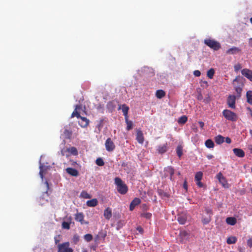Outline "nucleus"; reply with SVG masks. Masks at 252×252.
I'll list each match as a JSON object with an SVG mask.
<instances>
[{
  "label": "nucleus",
  "mask_w": 252,
  "mask_h": 252,
  "mask_svg": "<svg viewBox=\"0 0 252 252\" xmlns=\"http://www.w3.org/2000/svg\"><path fill=\"white\" fill-rule=\"evenodd\" d=\"M119 109H122L123 114L125 118H128V111L129 107L126 104L121 105L119 107Z\"/></svg>",
  "instance_id": "obj_19"
},
{
  "label": "nucleus",
  "mask_w": 252,
  "mask_h": 252,
  "mask_svg": "<svg viewBox=\"0 0 252 252\" xmlns=\"http://www.w3.org/2000/svg\"><path fill=\"white\" fill-rule=\"evenodd\" d=\"M136 229L141 234H142L144 232L143 229L141 226L137 227Z\"/></svg>",
  "instance_id": "obj_49"
},
{
  "label": "nucleus",
  "mask_w": 252,
  "mask_h": 252,
  "mask_svg": "<svg viewBox=\"0 0 252 252\" xmlns=\"http://www.w3.org/2000/svg\"><path fill=\"white\" fill-rule=\"evenodd\" d=\"M81 109L82 106L81 105H76L75 108L71 115V118L76 117L78 119H79L81 116H80V113L78 112V110H80Z\"/></svg>",
  "instance_id": "obj_16"
},
{
  "label": "nucleus",
  "mask_w": 252,
  "mask_h": 252,
  "mask_svg": "<svg viewBox=\"0 0 252 252\" xmlns=\"http://www.w3.org/2000/svg\"><path fill=\"white\" fill-rule=\"evenodd\" d=\"M125 121L127 125L126 129L127 130H130L132 128L133 124L130 121H128V118H125Z\"/></svg>",
  "instance_id": "obj_35"
},
{
  "label": "nucleus",
  "mask_w": 252,
  "mask_h": 252,
  "mask_svg": "<svg viewBox=\"0 0 252 252\" xmlns=\"http://www.w3.org/2000/svg\"><path fill=\"white\" fill-rule=\"evenodd\" d=\"M198 124H199L200 127L202 129H203V127H204V123L203 122H202V121H199L198 122Z\"/></svg>",
  "instance_id": "obj_53"
},
{
  "label": "nucleus",
  "mask_w": 252,
  "mask_h": 252,
  "mask_svg": "<svg viewBox=\"0 0 252 252\" xmlns=\"http://www.w3.org/2000/svg\"><path fill=\"white\" fill-rule=\"evenodd\" d=\"M241 51V49L236 47H233L226 51V53L228 54H236Z\"/></svg>",
  "instance_id": "obj_22"
},
{
  "label": "nucleus",
  "mask_w": 252,
  "mask_h": 252,
  "mask_svg": "<svg viewBox=\"0 0 252 252\" xmlns=\"http://www.w3.org/2000/svg\"><path fill=\"white\" fill-rule=\"evenodd\" d=\"M183 188L187 190L188 189V185H187V182L186 180H185L183 184Z\"/></svg>",
  "instance_id": "obj_52"
},
{
  "label": "nucleus",
  "mask_w": 252,
  "mask_h": 252,
  "mask_svg": "<svg viewBox=\"0 0 252 252\" xmlns=\"http://www.w3.org/2000/svg\"><path fill=\"white\" fill-rule=\"evenodd\" d=\"M193 74L196 77H199L201 75L200 71L198 70H196L193 71Z\"/></svg>",
  "instance_id": "obj_46"
},
{
  "label": "nucleus",
  "mask_w": 252,
  "mask_h": 252,
  "mask_svg": "<svg viewBox=\"0 0 252 252\" xmlns=\"http://www.w3.org/2000/svg\"><path fill=\"white\" fill-rule=\"evenodd\" d=\"M65 170L67 174H68L69 175H70L72 176L77 177L79 175L78 171L75 169H74V168H72L71 167H68V168H67L65 169Z\"/></svg>",
  "instance_id": "obj_17"
},
{
  "label": "nucleus",
  "mask_w": 252,
  "mask_h": 252,
  "mask_svg": "<svg viewBox=\"0 0 252 252\" xmlns=\"http://www.w3.org/2000/svg\"><path fill=\"white\" fill-rule=\"evenodd\" d=\"M204 43L209 47L215 51L219 50L221 47L220 44L219 42L210 38L205 39Z\"/></svg>",
  "instance_id": "obj_3"
},
{
  "label": "nucleus",
  "mask_w": 252,
  "mask_h": 252,
  "mask_svg": "<svg viewBox=\"0 0 252 252\" xmlns=\"http://www.w3.org/2000/svg\"><path fill=\"white\" fill-rule=\"evenodd\" d=\"M95 163L98 166H102L104 165V162L102 158H97L96 159Z\"/></svg>",
  "instance_id": "obj_40"
},
{
  "label": "nucleus",
  "mask_w": 252,
  "mask_h": 252,
  "mask_svg": "<svg viewBox=\"0 0 252 252\" xmlns=\"http://www.w3.org/2000/svg\"><path fill=\"white\" fill-rule=\"evenodd\" d=\"M225 142L228 144H230L231 142V140L229 137H227L225 138Z\"/></svg>",
  "instance_id": "obj_54"
},
{
  "label": "nucleus",
  "mask_w": 252,
  "mask_h": 252,
  "mask_svg": "<svg viewBox=\"0 0 252 252\" xmlns=\"http://www.w3.org/2000/svg\"><path fill=\"white\" fill-rule=\"evenodd\" d=\"M197 98L198 100H201L203 99V96L201 94V93H199L198 95H197Z\"/></svg>",
  "instance_id": "obj_51"
},
{
  "label": "nucleus",
  "mask_w": 252,
  "mask_h": 252,
  "mask_svg": "<svg viewBox=\"0 0 252 252\" xmlns=\"http://www.w3.org/2000/svg\"><path fill=\"white\" fill-rule=\"evenodd\" d=\"M208 157L209 158H211L212 157V156H208Z\"/></svg>",
  "instance_id": "obj_64"
},
{
  "label": "nucleus",
  "mask_w": 252,
  "mask_h": 252,
  "mask_svg": "<svg viewBox=\"0 0 252 252\" xmlns=\"http://www.w3.org/2000/svg\"><path fill=\"white\" fill-rule=\"evenodd\" d=\"M103 119H101V120H100L99 124V125H98V126L99 127H102V123H103Z\"/></svg>",
  "instance_id": "obj_55"
},
{
  "label": "nucleus",
  "mask_w": 252,
  "mask_h": 252,
  "mask_svg": "<svg viewBox=\"0 0 252 252\" xmlns=\"http://www.w3.org/2000/svg\"><path fill=\"white\" fill-rule=\"evenodd\" d=\"M242 79L243 78L242 77L238 76L233 80V86H234L235 90L238 96L241 95L242 87L244 85L242 83Z\"/></svg>",
  "instance_id": "obj_2"
},
{
  "label": "nucleus",
  "mask_w": 252,
  "mask_h": 252,
  "mask_svg": "<svg viewBox=\"0 0 252 252\" xmlns=\"http://www.w3.org/2000/svg\"><path fill=\"white\" fill-rule=\"evenodd\" d=\"M196 185L199 188H202V187H203V184L200 181H196Z\"/></svg>",
  "instance_id": "obj_50"
},
{
  "label": "nucleus",
  "mask_w": 252,
  "mask_h": 252,
  "mask_svg": "<svg viewBox=\"0 0 252 252\" xmlns=\"http://www.w3.org/2000/svg\"><path fill=\"white\" fill-rule=\"evenodd\" d=\"M57 248L58 252H73V250L70 247L68 242L58 244Z\"/></svg>",
  "instance_id": "obj_5"
},
{
  "label": "nucleus",
  "mask_w": 252,
  "mask_h": 252,
  "mask_svg": "<svg viewBox=\"0 0 252 252\" xmlns=\"http://www.w3.org/2000/svg\"><path fill=\"white\" fill-rule=\"evenodd\" d=\"M72 132L71 130L65 129L63 132V134L65 138L66 139H70L72 136Z\"/></svg>",
  "instance_id": "obj_33"
},
{
  "label": "nucleus",
  "mask_w": 252,
  "mask_h": 252,
  "mask_svg": "<svg viewBox=\"0 0 252 252\" xmlns=\"http://www.w3.org/2000/svg\"><path fill=\"white\" fill-rule=\"evenodd\" d=\"M250 133H251V134L252 135V130H250Z\"/></svg>",
  "instance_id": "obj_60"
},
{
  "label": "nucleus",
  "mask_w": 252,
  "mask_h": 252,
  "mask_svg": "<svg viewBox=\"0 0 252 252\" xmlns=\"http://www.w3.org/2000/svg\"><path fill=\"white\" fill-rule=\"evenodd\" d=\"M104 218L109 220L112 217V210L110 207H107L104 211Z\"/></svg>",
  "instance_id": "obj_23"
},
{
  "label": "nucleus",
  "mask_w": 252,
  "mask_h": 252,
  "mask_svg": "<svg viewBox=\"0 0 252 252\" xmlns=\"http://www.w3.org/2000/svg\"><path fill=\"white\" fill-rule=\"evenodd\" d=\"M84 216L82 213H77L75 215V220L80 222L82 224H88V222L84 220Z\"/></svg>",
  "instance_id": "obj_12"
},
{
  "label": "nucleus",
  "mask_w": 252,
  "mask_h": 252,
  "mask_svg": "<svg viewBox=\"0 0 252 252\" xmlns=\"http://www.w3.org/2000/svg\"><path fill=\"white\" fill-rule=\"evenodd\" d=\"M203 177V173L199 171L197 172L195 176V181H201Z\"/></svg>",
  "instance_id": "obj_36"
},
{
  "label": "nucleus",
  "mask_w": 252,
  "mask_h": 252,
  "mask_svg": "<svg viewBox=\"0 0 252 252\" xmlns=\"http://www.w3.org/2000/svg\"><path fill=\"white\" fill-rule=\"evenodd\" d=\"M165 171L170 175V179L174 181L173 175L174 174V169L171 166H168L165 168Z\"/></svg>",
  "instance_id": "obj_20"
},
{
  "label": "nucleus",
  "mask_w": 252,
  "mask_h": 252,
  "mask_svg": "<svg viewBox=\"0 0 252 252\" xmlns=\"http://www.w3.org/2000/svg\"><path fill=\"white\" fill-rule=\"evenodd\" d=\"M177 174H178V175L180 176V175H181V173L180 172H178Z\"/></svg>",
  "instance_id": "obj_61"
},
{
  "label": "nucleus",
  "mask_w": 252,
  "mask_h": 252,
  "mask_svg": "<svg viewBox=\"0 0 252 252\" xmlns=\"http://www.w3.org/2000/svg\"><path fill=\"white\" fill-rule=\"evenodd\" d=\"M105 146L106 149L108 152H112L115 149V145L110 138H108L105 141Z\"/></svg>",
  "instance_id": "obj_7"
},
{
  "label": "nucleus",
  "mask_w": 252,
  "mask_h": 252,
  "mask_svg": "<svg viewBox=\"0 0 252 252\" xmlns=\"http://www.w3.org/2000/svg\"><path fill=\"white\" fill-rule=\"evenodd\" d=\"M40 171H39V175L40 176V177L43 179V171L42 169V166H40Z\"/></svg>",
  "instance_id": "obj_48"
},
{
  "label": "nucleus",
  "mask_w": 252,
  "mask_h": 252,
  "mask_svg": "<svg viewBox=\"0 0 252 252\" xmlns=\"http://www.w3.org/2000/svg\"><path fill=\"white\" fill-rule=\"evenodd\" d=\"M205 146L209 149L213 148L214 147V143L211 139H207L205 142Z\"/></svg>",
  "instance_id": "obj_30"
},
{
  "label": "nucleus",
  "mask_w": 252,
  "mask_h": 252,
  "mask_svg": "<svg viewBox=\"0 0 252 252\" xmlns=\"http://www.w3.org/2000/svg\"><path fill=\"white\" fill-rule=\"evenodd\" d=\"M136 140L140 144H143L144 138L143 136V134L141 129H137L136 131Z\"/></svg>",
  "instance_id": "obj_14"
},
{
  "label": "nucleus",
  "mask_w": 252,
  "mask_h": 252,
  "mask_svg": "<svg viewBox=\"0 0 252 252\" xmlns=\"http://www.w3.org/2000/svg\"><path fill=\"white\" fill-rule=\"evenodd\" d=\"M73 242L76 244L79 241V236L77 234L73 235V238H72Z\"/></svg>",
  "instance_id": "obj_44"
},
{
  "label": "nucleus",
  "mask_w": 252,
  "mask_h": 252,
  "mask_svg": "<svg viewBox=\"0 0 252 252\" xmlns=\"http://www.w3.org/2000/svg\"><path fill=\"white\" fill-rule=\"evenodd\" d=\"M235 100L236 96L234 95H230L228 97L227 103L230 108H235Z\"/></svg>",
  "instance_id": "obj_9"
},
{
  "label": "nucleus",
  "mask_w": 252,
  "mask_h": 252,
  "mask_svg": "<svg viewBox=\"0 0 252 252\" xmlns=\"http://www.w3.org/2000/svg\"><path fill=\"white\" fill-rule=\"evenodd\" d=\"M141 217L145 218L147 219H150L152 217V214L150 213H143L141 215Z\"/></svg>",
  "instance_id": "obj_42"
},
{
  "label": "nucleus",
  "mask_w": 252,
  "mask_h": 252,
  "mask_svg": "<svg viewBox=\"0 0 252 252\" xmlns=\"http://www.w3.org/2000/svg\"><path fill=\"white\" fill-rule=\"evenodd\" d=\"M187 117L186 116H183L179 119L178 122L179 124H184L187 122Z\"/></svg>",
  "instance_id": "obj_37"
},
{
  "label": "nucleus",
  "mask_w": 252,
  "mask_h": 252,
  "mask_svg": "<svg viewBox=\"0 0 252 252\" xmlns=\"http://www.w3.org/2000/svg\"><path fill=\"white\" fill-rule=\"evenodd\" d=\"M226 222L228 224L234 225L236 223L237 220L235 218L228 217L226 219Z\"/></svg>",
  "instance_id": "obj_27"
},
{
  "label": "nucleus",
  "mask_w": 252,
  "mask_h": 252,
  "mask_svg": "<svg viewBox=\"0 0 252 252\" xmlns=\"http://www.w3.org/2000/svg\"><path fill=\"white\" fill-rule=\"evenodd\" d=\"M224 138L220 135H219L215 137V141L217 144H221L224 142Z\"/></svg>",
  "instance_id": "obj_28"
},
{
  "label": "nucleus",
  "mask_w": 252,
  "mask_h": 252,
  "mask_svg": "<svg viewBox=\"0 0 252 252\" xmlns=\"http://www.w3.org/2000/svg\"><path fill=\"white\" fill-rule=\"evenodd\" d=\"M211 220V218L210 217L203 218L202 220V222L203 224H207L209 223Z\"/></svg>",
  "instance_id": "obj_43"
},
{
  "label": "nucleus",
  "mask_w": 252,
  "mask_h": 252,
  "mask_svg": "<svg viewBox=\"0 0 252 252\" xmlns=\"http://www.w3.org/2000/svg\"><path fill=\"white\" fill-rule=\"evenodd\" d=\"M176 153L179 158L183 155V147L181 145H178L176 148Z\"/></svg>",
  "instance_id": "obj_34"
},
{
  "label": "nucleus",
  "mask_w": 252,
  "mask_h": 252,
  "mask_svg": "<svg viewBox=\"0 0 252 252\" xmlns=\"http://www.w3.org/2000/svg\"><path fill=\"white\" fill-rule=\"evenodd\" d=\"M217 178L219 181V182L221 184L222 187L225 188H228L229 184L225 178L223 176L221 172L219 173L217 175Z\"/></svg>",
  "instance_id": "obj_6"
},
{
  "label": "nucleus",
  "mask_w": 252,
  "mask_h": 252,
  "mask_svg": "<svg viewBox=\"0 0 252 252\" xmlns=\"http://www.w3.org/2000/svg\"><path fill=\"white\" fill-rule=\"evenodd\" d=\"M247 100V102L252 105V91H249L247 92L246 94Z\"/></svg>",
  "instance_id": "obj_31"
},
{
  "label": "nucleus",
  "mask_w": 252,
  "mask_h": 252,
  "mask_svg": "<svg viewBox=\"0 0 252 252\" xmlns=\"http://www.w3.org/2000/svg\"><path fill=\"white\" fill-rule=\"evenodd\" d=\"M67 152L70 153L71 155L73 156H77L78 154V150L75 147H71L67 148L65 150H62L61 151V154L62 156H64V152Z\"/></svg>",
  "instance_id": "obj_8"
},
{
  "label": "nucleus",
  "mask_w": 252,
  "mask_h": 252,
  "mask_svg": "<svg viewBox=\"0 0 252 252\" xmlns=\"http://www.w3.org/2000/svg\"><path fill=\"white\" fill-rule=\"evenodd\" d=\"M180 235L182 238V242L184 243L185 240H187L189 237V233L185 231H181L180 233Z\"/></svg>",
  "instance_id": "obj_26"
},
{
  "label": "nucleus",
  "mask_w": 252,
  "mask_h": 252,
  "mask_svg": "<svg viewBox=\"0 0 252 252\" xmlns=\"http://www.w3.org/2000/svg\"><path fill=\"white\" fill-rule=\"evenodd\" d=\"M84 239L87 242H89L93 240V236L92 234H87L84 235Z\"/></svg>",
  "instance_id": "obj_41"
},
{
  "label": "nucleus",
  "mask_w": 252,
  "mask_h": 252,
  "mask_svg": "<svg viewBox=\"0 0 252 252\" xmlns=\"http://www.w3.org/2000/svg\"><path fill=\"white\" fill-rule=\"evenodd\" d=\"M59 242V240H57L55 239V243L57 244V243H58Z\"/></svg>",
  "instance_id": "obj_59"
},
{
  "label": "nucleus",
  "mask_w": 252,
  "mask_h": 252,
  "mask_svg": "<svg viewBox=\"0 0 252 252\" xmlns=\"http://www.w3.org/2000/svg\"><path fill=\"white\" fill-rule=\"evenodd\" d=\"M234 70L236 72H237L238 71H239L240 69H241L242 68L241 64L239 63H237L236 64H235L234 65Z\"/></svg>",
  "instance_id": "obj_45"
},
{
  "label": "nucleus",
  "mask_w": 252,
  "mask_h": 252,
  "mask_svg": "<svg viewBox=\"0 0 252 252\" xmlns=\"http://www.w3.org/2000/svg\"><path fill=\"white\" fill-rule=\"evenodd\" d=\"M115 184L117 186L118 191L121 194H125L128 190L127 186L119 177H116L114 179Z\"/></svg>",
  "instance_id": "obj_1"
},
{
  "label": "nucleus",
  "mask_w": 252,
  "mask_h": 252,
  "mask_svg": "<svg viewBox=\"0 0 252 252\" xmlns=\"http://www.w3.org/2000/svg\"><path fill=\"white\" fill-rule=\"evenodd\" d=\"M222 115L226 120L230 121L235 122L238 119L236 113L228 109L224 110L222 112Z\"/></svg>",
  "instance_id": "obj_4"
},
{
  "label": "nucleus",
  "mask_w": 252,
  "mask_h": 252,
  "mask_svg": "<svg viewBox=\"0 0 252 252\" xmlns=\"http://www.w3.org/2000/svg\"><path fill=\"white\" fill-rule=\"evenodd\" d=\"M247 245L250 248H252V238H250L248 240Z\"/></svg>",
  "instance_id": "obj_47"
},
{
  "label": "nucleus",
  "mask_w": 252,
  "mask_h": 252,
  "mask_svg": "<svg viewBox=\"0 0 252 252\" xmlns=\"http://www.w3.org/2000/svg\"><path fill=\"white\" fill-rule=\"evenodd\" d=\"M250 21H251V23L252 24V17L251 18Z\"/></svg>",
  "instance_id": "obj_63"
},
{
  "label": "nucleus",
  "mask_w": 252,
  "mask_h": 252,
  "mask_svg": "<svg viewBox=\"0 0 252 252\" xmlns=\"http://www.w3.org/2000/svg\"><path fill=\"white\" fill-rule=\"evenodd\" d=\"M82 252H88L86 250H84Z\"/></svg>",
  "instance_id": "obj_62"
},
{
  "label": "nucleus",
  "mask_w": 252,
  "mask_h": 252,
  "mask_svg": "<svg viewBox=\"0 0 252 252\" xmlns=\"http://www.w3.org/2000/svg\"><path fill=\"white\" fill-rule=\"evenodd\" d=\"M167 146L168 145L167 143L162 145L158 146L157 149L158 153L160 154L165 153L167 150Z\"/></svg>",
  "instance_id": "obj_21"
},
{
  "label": "nucleus",
  "mask_w": 252,
  "mask_h": 252,
  "mask_svg": "<svg viewBox=\"0 0 252 252\" xmlns=\"http://www.w3.org/2000/svg\"><path fill=\"white\" fill-rule=\"evenodd\" d=\"M237 239L235 236H231L227 239L226 242L228 244H235L237 242Z\"/></svg>",
  "instance_id": "obj_32"
},
{
  "label": "nucleus",
  "mask_w": 252,
  "mask_h": 252,
  "mask_svg": "<svg viewBox=\"0 0 252 252\" xmlns=\"http://www.w3.org/2000/svg\"><path fill=\"white\" fill-rule=\"evenodd\" d=\"M141 203V200L139 198H135L131 202L129 205L130 211H132L137 205H139Z\"/></svg>",
  "instance_id": "obj_15"
},
{
  "label": "nucleus",
  "mask_w": 252,
  "mask_h": 252,
  "mask_svg": "<svg viewBox=\"0 0 252 252\" xmlns=\"http://www.w3.org/2000/svg\"><path fill=\"white\" fill-rule=\"evenodd\" d=\"M234 154L239 158H243L245 156V152L241 149L234 148L233 149Z\"/></svg>",
  "instance_id": "obj_18"
},
{
  "label": "nucleus",
  "mask_w": 252,
  "mask_h": 252,
  "mask_svg": "<svg viewBox=\"0 0 252 252\" xmlns=\"http://www.w3.org/2000/svg\"><path fill=\"white\" fill-rule=\"evenodd\" d=\"M187 215L186 213H182L178 215L177 220L181 224H184L187 220Z\"/></svg>",
  "instance_id": "obj_13"
},
{
  "label": "nucleus",
  "mask_w": 252,
  "mask_h": 252,
  "mask_svg": "<svg viewBox=\"0 0 252 252\" xmlns=\"http://www.w3.org/2000/svg\"><path fill=\"white\" fill-rule=\"evenodd\" d=\"M215 74V70L213 68H211L208 70L207 75L210 79H212Z\"/></svg>",
  "instance_id": "obj_38"
},
{
  "label": "nucleus",
  "mask_w": 252,
  "mask_h": 252,
  "mask_svg": "<svg viewBox=\"0 0 252 252\" xmlns=\"http://www.w3.org/2000/svg\"><path fill=\"white\" fill-rule=\"evenodd\" d=\"M79 119H80V120L78 121V124L80 126L83 128L87 127L90 123L89 120L82 116Z\"/></svg>",
  "instance_id": "obj_11"
},
{
  "label": "nucleus",
  "mask_w": 252,
  "mask_h": 252,
  "mask_svg": "<svg viewBox=\"0 0 252 252\" xmlns=\"http://www.w3.org/2000/svg\"><path fill=\"white\" fill-rule=\"evenodd\" d=\"M86 204L89 207H95L98 204V200L96 198H94L90 200H88Z\"/></svg>",
  "instance_id": "obj_25"
},
{
  "label": "nucleus",
  "mask_w": 252,
  "mask_h": 252,
  "mask_svg": "<svg viewBox=\"0 0 252 252\" xmlns=\"http://www.w3.org/2000/svg\"><path fill=\"white\" fill-rule=\"evenodd\" d=\"M249 150L250 151V153L252 154V145L249 146Z\"/></svg>",
  "instance_id": "obj_56"
},
{
  "label": "nucleus",
  "mask_w": 252,
  "mask_h": 252,
  "mask_svg": "<svg viewBox=\"0 0 252 252\" xmlns=\"http://www.w3.org/2000/svg\"><path fill=\"white\" fill-rule=\"evenodd\" d=\"M156 95L157 98L160 99L165 95V93L162 90H158L157 91Z\"/></svg>",
  "instance_id": "obj_29"
},
{
  "label": "nucleus",
  "mask_w": 252,
  "mask_h": 252,
  "mask_svg": "<svg viewBox=\"0 0 252 252\" xmlns=\"http://www.w3.org/2000/svg\"><path fill=\"white\" fill-rule=\"evenodd\" d=\"M68 221H63L62 223V227L63 229H70V225L71 223L72 218L71 217H69L67 219Z\"/></svg>",
  "instance_id": "obj_24"
},
{
  "label": "nucleus",
  "mask_w": 252,
  "mask_h": 252,
  "mask_svg": "<svg viewBox=\"0 0 252 252\" xmlns=\"http://www.w3.org/2000/svg\"><path fill=\"white\" fill-rule=\"evenodd\" d=\"M249 44L252 46V38L249 39Z\"/></svg>",
  "instance_id": "obj_57"
},
{
  "label": "nucleus",
  "mask_w": 252,
  "mask_h": 252,
  "mask_svg": "<svg viewBox=\"0 0 252 252\" xmlns=\"http://www.w3.org/2000/svg\"><path fill=\"white\" fill-rule=\"evenodd\" d=\"M241 73L244 76L252 82V70L248 68H244L241 70Z\"/></svg>",
  "instance_id": "obj_10"
},
{
  "label": "nucleus",
  "mask_w": 252,
  "mask_h": 252,
  "mask_svg": "<svg viewBox=\"0 0 252 252\" xmlns=\"http://www.w3.org/2000/svg\"><path fill=\"white\" fill-rule=\"evenodd\" d=\"M80 196L84 198H91V195L87 191L83 190L81 192Z\"/></svg>",
  "instance_id": "obj_39"
},
{
  "label": "nucleus",
  "mask_w": 252,
  "mask_h": 252,
  "mask_svg": "<svg viewBox=\"0 0 252 252\" xmlns=\"http://www.w3.org/2000/svg\"><path fill=\"white\" fill-rule=\"evenodd\" d=\"M75 164H77L76 162L73 161V163H72V165H73V166H75Z\"/></svg>",
  "instance_id": "obj_58"
}]
</instances>
